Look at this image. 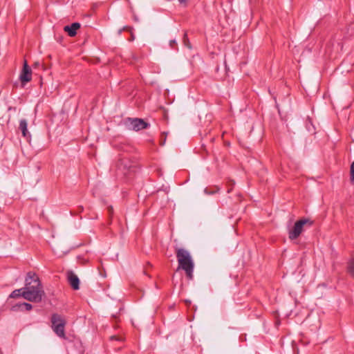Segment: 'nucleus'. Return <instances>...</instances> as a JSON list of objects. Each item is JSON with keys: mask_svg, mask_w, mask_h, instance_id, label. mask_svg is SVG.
Segmentation results:
<instances>
[{"mask_svg": "<svg viewBox=\"0 0 354 354\" xmlns=\"http://www.w3.org/2000/svg\"><path fill=\"white\" fill-rule=\"evenodd\" d=\"M176 254L178 263L177 270H183L188 279H193L194 263L189 252L185 249L176 248Z\"/></svg>", "mask_w": 354, "mask_h": 354, "instance_id": "f257e3e1", "label": "nucleus"}, {"mask_svg": "<svg viewBox=\"0 0 354 354\" xmlns=\"http://www.w3.org/2000/svg\"><path fill=\"white\" fill-rule=\"evenodd\" d=\"M313 221L310 218H303L295 222L293 227L288 232V238L290 240L297 239L304 230L305 225L311 227L313 225Z\"/></svg>", "mask_w": 354, "mask_h": 354, "instance_id": "f03ea898", "label": "nucleus"}, {"mask_svg": "<svg viewBox=\"0 0 354 354\" xmlns=\"http://www.w3.org/2000/svg\"><path fill=\"white\" fill-rule=\"evenodd\" d=\"M39 287H42L39 278L35 273L29 272L25 279V291H35Z\"/></svg>", "mask_w": 354, "mask_h": 354, "instance_id": "7ed1b4c3", "label": "nucleus"}, {"mask_svg": "<svg viewBox=\"0 0 354 354\" xmlns=\"http://www.w3.org/2000/svg\"><path fill=\"white\" fill-rule=\"evenodd\" d=\"M124 124L128 129L136 131L147 129L149 126V124L146 122L144 120L137 118H127L124 120Z\"/></svg>", "mask_w": 354, "mask_h": 354, "instance_id": "20e7f679", "label": "nucleus"}, {"mask_svg": "<svg viewBox=\"0 0 354 354\" xmlns=\"http://www.w3.org/2000/svg\"><path fill=\"white\" fill-rule=\"evenodd\" d=\"M44 295L45 293L42 287H39V288L35 291H25L22 294V297L25 299L32 302H40Z\"/></svg>", "mask_w": 354, "mask_h": 354, "instance_id": "39448f33", "label": "nucleus"}, {"mask_svg": "<svg viewBox=\"0 0 354 354\" xmlns=\"http://www.w3.org/2000/svg\"><path fill=\"white\" fill-rule=\"evenodd\" d=\"M19 80L23 84L29 82L32 80V70L26 60L24 62L23 68L19 75Z\"/></svg>", "mask_w": 354, "mask_h": 354, "instance_id": "423d86ee", "label": "nucleus"}, {"mask_svg": "<svg viewBox=\"0 0 354 354\" xmlns=\"http://www.w3.org/2000/svg\"><path fill=\"white\" fill-rule=\"evenodd\" d=\"M67 279L73 290H77L80 289V279L73 271L68 270L67 272Z\"/></svg>", "mask_w": 354, "mask_h": 354, "instance_id": "0eeeda50", "label": "nucleus"}, {"mask_svg": "<svg viewBox=\"0 0 354 354\" xmlns=\"http://www.w3.org/2000/svg\"><path fill=\"white\" fill-rule=\"evenodd\" d=\"M80 28V24L77 22L73 23L69 26H66L64 28L65 32L68 33L70 37H74L77 34V30Z\"/></svg>", "mask_w": 354, "mask_h": 354, "instance_id": "6e6552de", "label": "nucleus"}, {"mask_svg": "<svg viewBox=\"0 0 354 354\" xmlns=\"http://www.w3.org/2000/svg\"><path fill=\"white\" fill-rule=\"evenodd\" d=\"M65 324H66V322L64 320V322H59V323H58L57 325L52 327L55 333L58 337L64 338V339H66V335H65V330H64Z\"/></svg>", "mask_w": 354, "mask_h": 354, "instance_id": "1a4fd4ad", "label": "nucleus"}, {"mask_svg": "<svg viewBox=\"0 0 354 354\" xmlns=\"http://www.w3.org/2000/svg\"><path fill=\"white\" fill-rule=\"evenodd\" d=\"M28 123L26 120L21 119L19 122V129L21 130L22 136L24 138L28 139L30 138V134L28 131Z\"/></svg>", "mask_w": 354, "mask_h": 354, "instance_id": "9d476101", "label": "nucleus"}, {"mask_svg": "<svg viewBox=\"0 0 354 354\" xmlns=\"http://www.w3.org/2000/svg\"><path fill=\"white\" fill-rule=\"evenodd\" d=\"M21 308H24L26 309V310L29 311V310H32V306L29 303L23 302V303L17 304L12 306V309L14 310H17V309H19Z\"/></svg>", "mask_w": 354, "mask_h": 354, "instance_id": "9b49d317", "label": "nucleus"}, {"mask_svg": "<svg viewBox=\"0 0 354 354\" xmlns=\"http://www.w3.org/2000/svg\"><path fill=\"white\" fill-rule=\"evenodd\" d=\"M64 321V319L62 317L61 315H59L57 313L52 315V317H51L52 327L57 325L58 323L62 322Z\"/></svg>", "mask_w": 354, "mask_h": 354, "instance_id": "f8f14e48", "label": "nucleus"}, {"mask_svg": "<svg viewBox=\"0 0 354 354\" xmlns=\"http://www.w3.org/2000/svg\"><path fill=\"white\" fill-rule=\"evenodd\" d=\"M347 272L354 279V257L347 263Z\"/></svg>", "mask_w": 354, "mask_h": 354, "instance_id": "ddd939ff", "label": "nucleus"}, {"mask_svg": "<svg viewBox=\"0 0 354 354\" xmlns=\"http://www.w3.org/2000/svg\"><path fill=\"white\" fill-rule=\"evenodd\" d=\"M24 292H25V289L23 288L15 290L10 295V298H19L20 297H22V294Z\"/></svg>", "mask_w": 354, "mask_h": 354, "instance_id": "4468645a", "label": "nucleus"}, {"mask_svg": "<svg viewBox=\"0 0 354 354\" xmlns=\"http://www.w3.org/2000/svg\"><path fill=\"white\" fill-rule=\"evenodd\" d=\"M183 42L186 47L189 49L192 48L191 43L188 39L187 32H185L183 35Z\"/></svg>", "mask_w": 354, "mask_h": 354, "instance_id": "2eb2a0df", "label": "nucleus"}, {"mask_svg": "<svg viewBox=\"0 0 354 354\" xmlns=\"http://www.w3.org/2000/svg\"><path fill=\"white\" fill-rule=\"evenodd\" d=\"M351 180L354 182V162H353L351 165Z\"/></svg>", "mask_w": 354, "mask_h": 354, "instance_id": "dca6fc26", "label": "nucleus"}, {"mask_svg": "<svg viewBox=\"0 0 354 354\" xmlns=\"http://www.w3.org/2000/svg\"><path fill=\"white\" fill-rule=\"evenodd\" d=\"M176 39H171L169 41V46L171 47V48H174V45H176Z\"/></svg>", "mask_w": 354, "mask_h": 354, "instance_id": "f3484780", "label": "nucleus"}, {"mask_svg": "<svg viewBox=\"0 0 354 354\" xmlns=\"http://www.w3.org/2000/svg\"><path fill=\"white\" fill-rule=\"evenodd\" d=\"M123 161H124L123 160H120V162L118 164V169H122V166L123 165V162H122Z\"/></svg>", "mask_w": 354, "mask_h": 354, "instance_id": "a211bd4d", "label": "nucleus"}, {"mask_svg": "<svg viewBox=\"0 0 354 354\" xmlns=\"http://www.w3.org/2000/svg\"><path fill=\"white\" fill-rule=\"evenodd\" d=\"M129 167H130V166H127V165H124L123 166L124 170H125V171H124V174H127V171L129 170Z\"/></svg>", "mask_w": 354, "mask_h": 354, "instance_id": "6ab92c4d", "label": "nucleus"}, {"mask_svg": "<svg viewBox=\"0 0 354 354\" xmlns=\"http://www.w3.org/2000/svg\"><path fill=\"white\" fill-rule=\"evenodd\" d=\"M204 191L207 194H213L216 192L215 191L208 192L207 188H205Z\"/></svg>", "mask_w": 354, "mask_h": 354, "instance_id": "aec40b11", "label": "nucleus"}, {"mask_svg": "<svg viewBox=\"0 0 354 354\" xmlns=\"http://www.w3.org/2000/svg\"><path fill=\"white\" fill-rule=\"evenodd\" d=\"M108 211H109V215L111 216L113 214V207H108Z\"/></svg>", "mask_w": 354, "mask_h": 354, "instance_id": "412c9836", "label": "nucleus"}, {"mask_svg": "<svg viewBox=\"0 0 354 354\" xmlns=\"http://www.w3.org/2000/svg\"><path fill=\"white\" fill-rule=\"evenodd\" d=\"M185 303L186 304V305H187V306H189L191 305V304H192L191 301H190V300H189V299H185Z\"/></svg>", "mask_w": 354, "mask_h": 354, "instance_id": "4be33fe9", "label": "nucleus"}, {"mask_svg": "<svg viewBox=\"0 0 354 354\" xmlns=\"http://www.w3.org/2000/svg\"><path fill=\"white\" fill-rule=\"evenodd\" d=\"M234 182H232L231 187H229V188L227 189V192H228V193H230V192H232V186H233V185H234Z\"/></svg>", "mask_w": 354, "mask_h": 354, "instance_id": "5701e85b", "label": "nucleus"}, {"mask_svg": "<svg viewBox=\"0 0 354 354\" xmlns=\"http://www.w3.org/2000/svg\"><path fill=\"white\" fill-rule=\"evenodd\" d=\"M111 339H115V340H119V338L117 337V336H111Z\"/></svg>", "mask_w": 354, "mask_h": 354, "instance_id": "b1692460", "label": "nucleus"}, {"mask_svg": "<svg viewBox=\"0 0 354 354\" xmlns=\"http://www.w3.org/2000/svg\"><path fill=\"white\" fill-rule=\"evenodd\" d=\"M132 28L130 27V26H125L124 27L123 30H131Z\"/></svg>", "mask_w": 354, "mask_h": 354, "instance_id": "393cba45", "label": "nucleus"}, {"mask_svg": "<svg viewBox=\"0 0 354 354\" xmlns=\"http://www.w3.org/2000/svg\"><path fill=\"white\" fill-rule=\"evenodd\" d=\"M180 3H185L187 0H178Z\"/></svg>", "mask_w": 354, "mask_h": 354, "instance_id": "a878e982", "label": "nucleus"}, {"mask_svg": "<svg viewBox=\"0 0 354 354\" xmlns=\"http://www.w3.org/2000/svg\"><path fill=\"white\" fill-rule=\"evenodd\" d=\"M33 66H34V67H37V66H39V62H35V64H34V65H33Z\"/></svg>", "mask_w": 354, "mask_h": 354, "instance_id": "bb28decb", "label": "nucleus"}, {"mask_svg": "<svg viewBox=\"0 0 354 354\" xmlns=\"http://www.w3.org/2000/svg\"><path fill=\"white\" fill-rule=\"evenodd\" d=\"M165 140L166 138H165L164 140H162V142H160L161 145H163L165 144Z\"/></svg>", "mask_w": 354, "mask_h": 354, "instance_id": "cd10ccee", "label": "nucleus"}, {"mask_svg": "<svg viewBox=\"0 0 354 354\" xmlns=\"http://www.w3.org/2000/svg\"><path fill=\"white\" fill-rule=\"evenodd\" d=\"M133 18H134V20H135L136 21H138V17H137L136 16H134V17H133Z\"/></svg>", "mask_w": 354, "mask_h": 354, "instance_id": "c85d7f7f", "label": "nucleus"}]
</instances>
